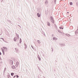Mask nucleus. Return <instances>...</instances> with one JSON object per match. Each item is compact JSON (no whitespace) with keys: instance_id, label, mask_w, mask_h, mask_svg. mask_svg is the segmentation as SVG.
I'll return each mask as SVG.
<instances>
[{"instance_id":"obj_1","label":"nucleus","mask_w":78,"mask_h":78,"mask_svg":"<svg viewBox=\"0 0 78 78\" xmlns=\"http://www.w3.org/2000/svg\"><path fill=\"white\" fill-rule=\"evenodd\" d=\"M51 21L52 22V23H54V20H53V17H51Z\"/></svg>"},{"instance_id":"obj_2","label":"nucleus","mask_w":78,"mask_h":78,"mask_svg":"<svg viewBox=\"0 0 78 78\" xmlns=\"http://www.w3.org/2000/svg\"><path fill=\"white\" fill-rule=\"evenodd\" d=\"M2 51L3 52V55H5V51H4V50H3V49H2Z\"/></svg>"},{"instance_id":"obj_3","label":"nucleus","mask_w":78,"mask_h":78,"mask_svg":"<svg viewBox=\"0 0 78 78\" xmlns=\"http://www.w3.org/2000/svg\"><path fill=\"white\" fill-rule=\"evenodd\" d=\"M47 25L49 26H50V23L49 22L47 23Z\"/></svg>"},{"instance_id":"obj_4","label":"nucleus","mask_w":78,"mask_h":78,"mask_svg":"<svg viewBox=\"0 0 78 78\" xmlns=\"http://www.w3.org/2000/svg\"><path fill=\"white\" fill-rule=\"evenodd\" d=\"M37 16H38V17H40L41 16V15L39 14V13H37Z\"/></svg>"},{"instance_id":"obj_5","label":"nucleus","mask_w":78,"mask_h":78,"mask_svg":"<svg viewBox=\"0 0 78 78\" xmlns=\"http://www.w3.org/2000/svg\"><path fill=\"white\" fill-rule=\"evenodd\" d=\"M3 48H4V49H5L6 50V51H7V48H5V47H3Z\"/></svg>"},{"instance_id":"obj_6","label":"nucleus","mask_w":78,"mask_h":78,"mask_svg":"<svg viewBox=\"0 0 78 78\" xmlns=\"http://www.w3.org/2000/svg\"><path fill=\"white\" fill-rule=\"evenodd\" d=\"M19 62H17L16 66H19Z\"/></svg>"},{"instance_id":"obj_7","label":"nucleus","mask_w":78,"mask_h":78,"mask_svg":"<svg viewBox=\"0 0 78 78\" xmlns=\"http://www.w3.org/2000/svg\"><path fill=\"white\" fill-rule=\"evenodd\" d=\"M16 40H17V37H15L14 38V41H16Z\"/></svg>"},{"instance_id":"obj_8","label":"nucleus","mask_w":78,"mask_h":78,"mask_svg":"<svg viewBox=\"0 0 78 78\" xmlns=\"http://www.w3.org/2000/svg\"><path fill=\"white\" fill-rule=\"evenodd\" d=\"M69 4L70 5H73V3H72V2H70Z\"/></svg>"},{"instance_id":"obj_9","label":"nucleus","mask_w":78,"mask_h":78,"mask_svg":"<svg viewBox=\"0 0 78 78\" xmlns=\"http://www.w3.org/2000/svg\"><path fill=\"white\" fill-rule=\"evenodd\" d=\"M12 68L13 69H15V66H12Z\"/></svg>"},{"instance_id":"obj_10","label":"nucleus","mask_w":78,"mask_h":78,"mask_svg":"<svg viewBox=\"0 0 78 78\" xmlns=\"http://www.w3.org/2000/svg\"><path fill=\"white\" fill-rule=\"evenodd\" d=\"M53 40H56L57 39H56V38H55V37H53Z\"/></svg>"},{"instance_id":"obj_11","label":"nucleus","mask_w":78,"mask_h":78,"mask_svg":"<svg viewBox=\"0 0 78 78\" xmlns=\"http://www.w3.org/2000/svg\"><path fill=\"white\" fill-rule=\"evenodd\" d=\"M13 75H14V73H11V75H12V76H13Z\"/></svg>"},{"instance_id":"obj_12","label":"nucleus","mask_w":78,"mask_h":78,"mask_svg":"<svg viewBox=\"0 0 78 78\" xmlns=\"http://www.w3.org/2000/svg\"><path fill=\"white\" fill-rule=\"evenodd\" d=\"M16 50V51L17 53H19V50H17V49L16 50V48H15Z\"/></svg>"},{"instance_id":"obj_13","label":"nucleus","mask_w":78,"mask_h":78,"mask_svg":"<svg viewBox=\"0 0 78 78\" xmlns=\"http://www.w3.org/2000/svg\"><path fill=\"white\" fill-rule=\"evenodd\" d=\"M60 29H62V30H63V28L62 27H60Z\"/></svg>"},{"instance_id":"obj_14","label":"nucleus","mask_w":78,"mask_h":78,"mask_svg":"<svg viewBox=\"0 0 78 78\" xmlns=\"http://www.w3.org/2000/svg\"><path fill=\"white\" fill-rule=\"evenodd\" d=\"M16 78H19V76L18 75H16Z\"/></svg>"},{"instance_id":"obj_15","label":"nucleus","mask_w":78,"mask_h":78,"mask_svg":"<svg viewBox=\"0 0 78 78\" xmlns=\"http://www.w3.org/2000/svg\"><path fill=\"white\" fill-rule=\"evenodd\" d=\"M2 55V53L0 52V55Z\"/></svg>"},{"instance_id":"obj_16","label":"nucleus","mask_w":78,"mask_h":78,"mask_svg":"<svg viewBox=\"0 0 78 78\" xmlns=\"http://www.w3.org/2000/svg\"><path fill=\"white\" fill-rule=\"evenodd\" d=\"M15 77H16V76H14L13 78H15Z\"/></svg>"},{"instance_id":"obj_17","label":"nucleus","mask_w":78,"mask_h":78,"mask_svg":"<svg viewBox=\"0 0 78 78\" xmlns=\"http://www.w3.org/2000/svg\"><path fill=\"white\" fill-rule=\"evenodd\" d=\"M39 60L40 61L41 60V58L39 59Z\"/></svg>"},{"instance_id":"obj_18","label":"nucleus","mask_w":78,"mask_h":78,"mask_svg":"<svg viewBox=\"0 0 78 78\" xmlns=\"http://www.w3.org/2000/svg\"><path fill=\"white\" fill-rule=\"evenodd\" d=\"M67 13H68V14H69V12H67Z\"/></svg>"},{"instance_id":"obj_19","label":"nucleus","mask_w":78,"mask_h":78,"mask_svg":"<svg viewBox=\"0 0 78 78\" xmlns=\"http://www.w3.org/2000/svg\"><path fill=\"white\" fill-rule=\"evenodd\" d=\"M0 59H1V58L0 57Z\"/></svg>"},{"instance_id":"obj_20","label":"nucleus","mask_w":78,"mask_h":78,"mask_svg":"<svg viewBox=\"0 0 78 78\" xmlns=\"http://www.w3.org/2000/svg\"><path fill=\"white\" fill-rule=\"evenodd\" d=\"M17 36H19V35H17Z\"/></svg>"}]
</instances>
